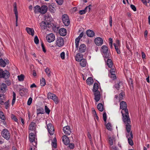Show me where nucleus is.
I'll return each instance as SVG.
<instances>
[{"mask_svg":"<svg viewBox=\"0 0 150 150\" xmlns=\"http://www.w3.org/2000/svg\"><path fill=\"white\" fill-rule=\"evenodd\" d=\"M45 112L49 114L50 112V110L47 106H45Z\"/></svg>","mask_w":150,"mask_h":150,"instance_id":"obj_50","label":"nucleus"},{"mask_svg":"<svg viewBox=\"0 0 150 150\" xmlns=\"http://www.w3.org/2000/svg\"><path fill=\"white\" fill-rule=\"evenodd\" d=\"M124 95V93L123 92H122L120 93V94L118 98L119 100L120 101L123 99V97Z\"/></svg>","mask_w":150,"mask_h":150,"instance_id":"obj_42","label":"nucleus"},{"mask_svg":"<svg viewBox=\"0 0 150 150\" xmlns=\"http://www.w3.org/2000/svg\"><path fill=\"white\" fill-rule=\"evenodd\" d=\"M13 11L15 14H18L17 7H14Z\"/></svg>","mask_w":150,"mask_h":150,"instance_id":"obj_63","label":"nucleus"},{"mask_svg":"<svg viewBox=\"0 0 150 150\" xmlns=\"http://www.w3.org/2000/svg\"><path fill=\"white\" fill-rule=\"evenodd\" d=\"M125 114H123L122 113V111H121L123 116V120L126 125L127 132H129L131 130V126L130 125L131 121L127 109L125 110Z\"/></svg>","mask_w":150,"mask_h":150,"instance_id":"obj_1","label":"nucleus"},{"mask_svg":"<svg viewBox=\"0 0 150 150\" xmlns=\"http://www.w3.org/2000/svg\"><path fill=\"white\" fill-rule=\"evenodd\" d=\"M94 99L95 101L97 102L99 101L100 98V94L99 91L93 92Z\"/></svg>","mask_w":150,"mask_h":150,"instance_id":"obj_13","label":"nucleus"},{"mask_svg":"<svg viewBox=\"0 0 150 150\" xmlns=\"http://www.w3.org/2000/svg\"><path fill=\"white\" fill-rule=\"evenodd\" d=\"M35 124L33 122H32L29 126V129L32 131H33L35 129Z\"/></svg>","mask_w":150,"mask_h":150,"instance_id":"obj_33","label":"nucleus"},{"mask_svg":"<svg viewBox=\"0 0 150 150\" xmlns=\"http://www.w3.org/2000/svg\"><path fill=\"white\" fill-rule=\"evenodd\" d=\"M62 141L64 144L66 145H68L70 143L69 138L66 135H64L62 137Z\"/></svg>","mask_w":150,"mask_h":150,"instance_id":"obj_14","label":"nucleus"},{"mask_svg":"<svg viewBox=\"0 0 150 150\" xmlns=\"http://www.w3.org/2000/svg\"><path fill=\"white\" fill-rule=\"evenodd\" d=\"M63 131L64 134L67 135H69L71 133V131L70 127L69 126H67L63 127Z\"/></svg>","mask_w":150,"mask_h":150,"instance_id":"obj_8","label":"nucleus"},{"mask_svg":"<svg viewBox=\"0 0 150 150\" xmlns=\"http://www.w3.org/2000/svg\"><path fill=\"white\" fill-rule=\"evenodd\" d=\"M115 87L117 90H118L120 88V85L119 83L116 84L115 85Z\"/></svg>","mask_w":150,"mask_h":150,"instance_id":"obj_60","label":"nucleus"},{"mask_svg":"<svg viewBox=\"0 0 150 150\" xmlns=\"http://www.w3.org/2000/svg\"><path fill=\"white\" fill-rule=\"evenodd\" d=\"M60 57L61 59H65V53L64 52L61 53L60 54Z\"/></svg>","mask_w":150,"mask_h":150,"instance_id":"obj_51","label":"nucleus"},{"mask_svg":"<svg viewBox=\"0 0 150 150\" xmlns=\"http://www.w3.org/2000/svg\"><path fill=\"white\" fill-rule=\"evenodd\" d=\"M80 39L79 38H77L75 39V46L76 48L79 47V43Z\"/></svg>","mask_w":150,"mask_h":150,"instance_id":"obj_39","label":"nucleus"},{"mask_svg":"<svg viewBox=\"0 0 150 150\" xmlns=\"http://www.w3.org/2000/svg\"><path fill=\"white\" fill-rule=\"evenodd\" d=\"M80 65L82 67H84L86 66L87 64L86 61L85 59H83L80 61Z\"/></svg>","mask_w":150,"mask_h":150,"instance_id":"obj_29","label":"nucleus"},{"mask_svg":"<svg viewBox=\"0 0 150 150\" xmlns=\"http://www.w3.org/2000/svg\"><path fill=\"white\" fill-rule=\"evenodd\" d=\"M50 24L47 22H46L44 21H42L40 23V28L42 30H45L49 27V25Z\"/></svg>","mask_w":150,"mask_h":150,"instance_id":"obj_11","label":"nucleus"},{"mask_svg":"<svg viewBox=\"0 0 150 150\" xmlns=\"http://www.w3.org/2000/svg\"><path fill=\"white\" fill-rule=\"evenodd\" d=\"M98 85L97 83H95L93 85V92H95L96 91H99L98 90Z\"/></svg>","mask_w":150,"mask_h":150,"instance_id":"obj_28","label":"nucleus"},{"mask_svg":"<svg viewBox=\"0 0 150 150\" xmlns=\"http://www.w3.org/2000/svg\"><path fill=\"white\" fill-rule=\"evenodd\" d=\"M7 86L4 83H2L0 85V88L1 91H2L3 92H5L6 90Z\"/></svg>","mask_w":150,"mask_h":150,"instance_id":"obj_25","label":"nucleus"},{"mask_svg":"<svg viewBox=\"0 0 150 150\" xmlns=\"http://www.w3.org/2000/svg\"><path fill=\"white\" fill-rule=\"evenodd\" d=\"M115 139L114 137H109L108 141L109 144L111 145H112L113 144V141Z\"/></svg>","mask_w":150,"mask_h":150,"instance_id":"obj_36","label":"nucleus"},{"mask_svg":"<svg viewBox=\"0 0 150 150\" xmlns=\"http://www.w3.org/2000/svg\"><path fill=\"white\" fill-rule=\"evenodd\" d=\"M94 42L96 45L100 46L103 44V40L101 38L97 37L95 39Z\"/></svg>","mask_w":150,"mask_h":150,"instance_id":"obj_12","label":"nucleus"},{"mask_svg":"<svg viewBox=\"0 0 150 150\" xmlns=\"http://www.w3.org/2000/svg\"><path fill=\"white\" fill-rule=\"evenodd\" d=\"M116 43L114 44L115 49L118 54H120V50L119 48L120 47V44L119 40H117L116 42Z\"/></svg>","mask_w":150,"mask_h":150,"instance_id":"obj_15","label":"nucleus"},{"mask_svg":"<svg viewBox=\"0 0 150 150\" xmlns=\"http://www.w3.org/2000/svg\"><path fill=\"white\" fill-rule=\"evenodd\" d=\"M48 8L46 5H43L40 7V13L41 14H45L47 12Z\"/></svg>","mask_w":150,"mask_h":150,"instance_id":"obj_18","label":"nucleus"},{"mask_svg":"<svg viewBox=\"0 0 150 150\" xmlns=\"http://www.w3.org/2000/svg\"><path fill=\"white\" fill-rule=\"evenodd\" d=\"M130 137H129V138L128 139V142L130 145L132 146L133 145V143L132 140L133 137V135L132 132L130 133Z\"/></svg>","mask_w":150,"mask_h":150,"instance_id":"obj_24","label":"nucleus"},{"mask_svg":"<svg viewBox=\"0 0 150 150\" xmlns=\"http://www.w3.org/2000/svg\"><path fill=\"white\" fill-rule=\"evenodd\" d=\"M34 11L36 13H40V7L38 5H36L34 8Z\"/></svg>","mask_w":150,"mask_h":150,"instance_id":"obj_27","label":"nucleus"},{"mask_svg":"<svg viewBox=\"0 0 150 150\" xmlns=\"http://www.w3.org/2000/svg\"><path fill=\"white\" fill-rule=\"evenodd\" d=\"M49 11L51 13H53L55 12L56 6L54 4H51L49 5Z\"/></svg>","mask_w":150,"mask_h":150,"instance_id":"obj_17","label":"nucleus"},{"mask_svg":"<svg viewBox=\"0 0 150 150\" xmlns=\"http://www.w3.org/2000/svg\"><path fill=\"white\" fill-rule=\"evenodd\" d=\"M83 57V55L80 53H77L76 56V60L77 61L79 62L81 61Z\"/></svg>","mask_w":150,"mask_h":150,"instance_id":"obj_20","label":"nucleus"},{"mask_svg":"<svg viewBox=\"0 0 150 150\" xmlns=\"http://www.w3.org/2000/svg\"><path fill=\"white\" fill-rule=\"evenodd\" d=\"M41 46L42 49L43 51L44 52H46V50L45 49V47L44 44L43 43H42L41 44Z\"/></svg>","mask_w":150,"mask_h":150,"instance_id":"obj_61","label":"nucleus"},{"mask_svg":"<svg viewBox=\"0 0 150 150\" xmlns=\"http://www.w3.org/2000/svg\"><path fill=\"white\" fill-rule=\"evenodd\" d=\"M51 99L53 100L56 104H57L58 103V97L55 94H54V96H53Z\"/></svg>","mask_w":150,"mask_h":150,"instance_id":"obj_35","label":"nucleus"},{"mask_svg":"<svg viewBox=\"0 0 150 150\" xmlns=\"http://www.w3.org/2000/svg\"><path fill=\"white\" fill-rule=\"evenodd\" d=\"M8 61H6V63L2 59H0V65L1 67H5L6 64H8Z\"/></svg>","mask_w":150,"mask_h":150,"instance_id":"obj_26","label":"nucleus"},{"mask_svg":"<svg viewBox=\"0 0 150 150\" xmlns=\"http://www.w3.org/2000/svg\"><path fill=\"white\" fill-rule=\"evenodd\" d=\"M108 75L111 78L113 79L114 80L116 78V76L115 74H109Z\"/></svg>","mask_w":150,"mask_h":150,"instance_id":"obj_45","label":"nucleus"},{"mask_svg":"<svg viewBox=\"0 0 150 150\" xmlns=\"http://www.w3.org/2000/svg\"><path fill=\"white\" fill-rule=\"evenodd\" d=\"M11 118L12 120H14L15 122H17L18 120L16 118L15 115H14L13 114H12L11 116Z\"/></svg>","mask_w":150,"mask_h":150,"instance_id":"obj_55","label":"nucleus"},{"mask_svg":"<svg viewBox=\"0 0 150 150\" xmlns=\"http://www.w3.org/2000/svg\"><path fill=\"white\" fill-rule=\"evenodd\" d=\"M87 35L90 37H93L95 35V33L94 32L91 30H87L86 32Z\"/></svg>","mask_w":150,"mask_h":150,"instance_id":"obj_23","label":"nucleus"},{"mask_svg":"<svg viewBox=\"0 0 150 150\" xmlns=\"http://www.w3.org/2000/svg\"><path fill=\"white\" fill-rule=\"evenodd\" d=\"M26 30L28 33L29 34L31 35L32 36L34 35V31L33 29L27 27L26 28Z\"/></svg>","mask_w":150,"mask_h":150,"instance_id":"obj_21","label":"nucleus"},{"mask_svg":"<svg viewBox=\"0 0 150 150\" xmlns=\"http://www.w3.org/2000/svg\"><path fill=\"white\" fill-rule=\"evenodd\" d=\"M86 50V47L84 44H81L79 47V50L80 52H84Z\"/></svg>","mask_w":150,"mask_h":150,"instance_id":"obj_16","label":"nucleus"},{"mask_svg":"<svg viewBox=\"0 0 150 150\" xmlns=\"http://www.w3.org/2000/svg\"><path fill=\"white\" fill-rule=\"evenodd\" d=\"M4 96L3 94H0V104L3 105L4 102Z\"/></svg>","mask_w":150,"mask_h":150,"instance_id":"obj_37","label":"nucleus"},{"mask_svg":"<svg viewBox=\"0 0 150 150\" xmlns=\"http://www.w3.org/2000/svg\"><path fill=\"white\" fill-rule=\"evenodd\" d=\"M129 132H127V133L126 134V137L128 139L129 137H130V134H129V132Z\"/></svg>","mask_w":150,"mask_h":150,"instance_id":"obj_64","label":"nucleus"},{"mask_svg":"<svg viewBox=\"0 0 150 150\" xmlns=\"http://www.w3.org/2000/svg\"><path fill=\"white\" fill-rule=\"evenodd\" d=\"M52 146L54 148H56L57 147V140L55 138H54L53 141L52 142Z\"/></svg>","mask_w":150,"mask_h":150,"instance_id":"obj_38","label":"nucleus"},{"mask_svg":"<svg viewBox=\"0 0 150 150\" xmlns=\"http://www.w3.org/2000/svg\"><path fill=\"white\" fill-rule=\"evenodd\" d=\"M69 147L71 149H73L74 147V145L73 143H71L69 144Z\"/></svg>","mask_w":150,"mask_h":150,"instance_id":"obj_57","label":"nucleus"},{"mask_svg":"<svg viewBox=\"0 0 150 150\" xmlns=\"http://www.w3.org/2000/svg\"><path fill=\"white\" fill-rule=\"evenodd\" d=\"M101 51L103 57L105 58H109L110 52L108 47L106 45H103L101 47Z\"/></svg>","mask_w":150,"mask_h":150,"instance_id":"obj_3","label":"nucleus"},{"mask_svg":"<svg viewBox=\"0 0 150 150\" xmlns=\"http://www.w3.org/2000/svg\"><path fill=\"white\" fill-rule=\"evenodd\" d=\"M130 7L134 11H136V8L134 5L132 4L131 5Z\"/></svg>","mask_w":150,"mask_h":150,"instance_id":"obj_56","label":"nucleus"},{"mask_svg":"<svg viewBox=\"0 0 150 150\" xmlns=\"http://www.w3.org/2000/svg\"><path fill=\"white\" fill-rule=\"evenodd\" d=\"M47 127L49 133L51 135L53 134L54 133V129L51 123L47 124Z\"/></svg>","mask_w":150,"mask_h":150,"instance_id":"obj_10","label":"nucleus"},{"mask_svg":"<svg viewBox=\"0 0 150 150\" xmlns=\"http://www.w3.org/2000/svg\"><path fill=\"white\" fill-rule=\"evenodd\" d=\"M0 118L3 120H4L5 119V116L3 112L1 111H0Z\"/></svg>","mask_w":150,"mask_h":150,"instance_id":"obj_46","label":"nucleus"},{"mask_svg":"<svg viewBox=\"0 0 150 150\" xmlns=\"http://www.w3.org/2000/svg\"><path fill=\"white\" fill-rule=\"evenodd\" d=\"M106 127L109 130H111L112 129V127L110 123H108L106 125Z\"/></svg>","mask_w":150,"mask_h":150,"instance_id":"obj_47","label":"nucleus"},{"mask_svg":"<svg viewBox=\"0 0 150 150\" xmlns=\"http://www.w3.org/2000/svg\"><path fill=\"white\" fill-rule=\"evenodd\" d=\"M103 118L104 121L105 122L107 119L106 114L105 112H104L103 114Z\"/></svg>","mask_w":150,"mask_h":150,"instance_id":"obj_53","label":"nucleus"},{"mask_svg":"<svg viewBox=\"0 0 150 150\" xmlns=\"http://www.w3.org/2000/svg\"><path fill=\"white\" fill-rule=\"evenodd\" d=\"M40 84L41 86H44L46 84V82L45 79L44 78H42L40 81Z\"/></svg>","mask_w":150,"mask_h":150,"instance_id":"obj_44","label":"nucleus"},{"mask_svg":"<svg viewBox=\"0 0 150 150\" xmlns=\"http://www.w3.org/2000/svg\"><path fill=\"white\" fill-rule=\"evenodd\" d=\"M46 39L48 42H51L55 40V35L52 33L49 34L47 35Z\"/></svg>","mask_w":150,"mask_h":150,"instance_id":"obj_9","label":"nucleus"},{"mask_svg":"<svg viewBox=\"0 0 150 150\" xmlns=\"http://www.w3.org/2000/svg\"><path fill=\"white\" fill-rule=\"evenodd\" d=\"M56 2L59 5L62 4L64 2L63 0H55Z\"/></svg>","mask_w":150,"mask_h":150,"instance_id":"obj_48","label":"nucleus"},{"mask_svg":"<svg viewBox=\"0 0 150 150\" xmlns=\"http://www.w3.org/2000/svg\"><path fill=\"white\" fill-rule=\"evenodd\" d=\"M115 69H111L110 71V73L109 74H115Z\"/></svg>","mask_w":150,"mask_h":150,"instance_id":"obj_58","label":"nucleus"},{"mask_svg":"<svg viewBox=\"0 0 150 150\" xmlns=\"http://www.w3.org/2000/svg\"><path fill=\"white\" fill-rule=\"evenodd\" d=\"M9 76V72L6 70L3 71L2 69H0V78L7 79Z\"/></svg>","mask_w":150,"mask_h":150,"instance_id":"obj_4","label":"nucleus"},{"mask_svg":"<svg viewBox=\"0 0 150 150\" xmlns=\"http://www.w3.org/2000/svg\"><path fill=\"white\" fill-rule=\"evenodd\" d=\"M120 108L125 111V110L127 109V105L125 102L122 101L120 103Z\"/></svg>","mask_w":150,"mask_h":150,"instance_id":"obj_22","label":"nucleus"},{"mask_svg":"<svg viewBox=\"0 0 150 150\" xmlns=\"http://www.w3.org/2000/svg\"><path fill=\"white\" fill-rule=\"evenodd\" d=\"M16 99V93L14 92H13V99L12 102V105H13L15 103Z\"/></svg>","mask_w":150,"mask_h":150,"instance_id":"obj_40","label":"nucleus"},{"mask_svg":"<svg viewBox=\"0 0 150 150\" xmlns=\"http://www.w3.org/2000/svg\"><path fill=\"white\" fill-rule=\"evenodd\" d=\"M92 111L93 113L94 116L96 115L97 114L94 109V108H92Z\"/></svg>","mask_w":150,"mask_h":150,"instance_id":"obj_62","label":"nucleus"},{"mask_svg":"<svg viewBox=\"0 0 150 150\" xmlns=\"http://www.w3.org/2000/svg\"><path fill=\"white\" fill-rule=\"evenodd\" d=\"M2 136L7 140L10 138V134L8 131L6 129H4L1 132Z\"/></svg>","mask_w":150,"mask_h":150,"instance_id":"obj_7","label":"nucleus"},{"mask_svg":"<svg viewBox=\"0 0 150 150\" xmlns=\"http://www.w3.org/2000/svg\"><path fill=\"white\" fill-rule=\"evenodd\" d=\"M34 41L35 43L36 44H38L39 42V40L38 39V37L37 36H35V37L34 39Z\"/></svg>","mask_w":150,"mask_h":150,"instance_id":"obj_52","label":"nucleus"},{"mask_svg":"<svg viewBox=\"0 0 150 150\" xmlns=\"http://www.w3.org/2000/svg\"><path fill=\"white\" fill-rule=\"evenodd\" d=\"M4 104L5 106V108L7 109L9 107V103L8 102H6L4 103Z\"/></svg>","mask_w":150,"mask_h":150,"instance_id":"obj_59","label":"nucleus"},{"mask_svg":"<svg viewBox=\"0 0 150 150\" xmlns=\"http://www.w3.org/2000/svg\"><path fill=\"white\" fill-rule=\"evenodd\" d=\"M53 96H54V94L49 93L47 94V98L48 99H51Z\"/></svg>","mask_w":150,"mask_h":150,"instance_id":"obj_49","label":"nucleus"},{"mask_svg":"<svg viewBox=\"0 0 150 150\" xmlns=\"http://www.w3.org/2000/svg\"><path fill=\"white\" fill-rule=\"evenodd\" d=\"M59 33L61 36H65L67 34V30L64 28H62L59 30Z\"/></svg>","mask_w":150,"mask_h":150,"instance_id":"obj_19","label":"nucleus"},{"mask_svg":"<svg viewBox=\"0 0 150 150\" xmlns=\"http://www.w3.org/2000/svg\"><path fill=\"white\" fill-rule=\"evenodd\" d=\"M32 101V99L31 98H30L28 100V102H27V104L28 105H30Z\"/></svg>","mask_w":150,"mask_h":150,"instance_id":"obj_54","label":"nucleus"},{"mask_svg":"<svg viewBox=\"0 0 150 150\" xmlns=\"http://www.w3.org/2000/svg\"><path fill=\"white\" fill-rule=\"evenodd\" d=\"M64 41L62 37H58L56 41V45L59 47H61L64 45Z\"/></svg>","mask_w":150,"mask_h":150,"instance_id":"obj_5","label":"nucleus"},{"mask_svg":"<svg viewBox=\"0 0 150 150\" xmlns=\"http://www.w3.org/2000/svg\"><path fill=\"white\" fill-rule=\"evenodd\" d=\"M45 71L47 75L49 77H50L51 76V71L50 70V69L48 68H47L45 69Z\"/></svg>","mask_w":150,"mask_h":150,"instance_id":"obj_32","label":"nucleus"},{"mask_svg":"<svg viewBox=\"0 0 150 150\" xmlns=\"http://www.w3.org/2000/svg\"><path fill=\"white\" fill-rule=\"evenodd\" d=\"M63 23L66 26H68L70 24V21L68 16L66 14H64L62 16Z\"/></svg>","mask_w":150,"mask_h":150,"instance_id":"obj_6","label":"nucleus"},{"mask_svg":"<svg viewBox=\"0 0 150 150\" xmlns=\"http://www.w3.org/2000/svg\"><path fill=\"white\" fill-rule=\"evenodd\" d=\"M98 109L100 111L102 112L103 110V107L102 104L101 103H99L97 106Z\"/></svg>","mask_w":150,"mask_h":150,"instance_id":"obj_34","label":"nucleus"},{"mask_svg":"<svg viewBox=\"0 0 150 150\" xmlns=\"http://www.w3.org/2000/svg\"><path fill=\"white\" fill-rule=\"evenodd\" d=\"M30 141V148H33L34 146H36L37 143L35 141V136L33 133H30L29 136Z\"/></svg>","mask_w":150,"mask_h":150,"instance_id":"obj_2","label":"nucleus"},{"mask_svg":"<svg viewBox=\"0 0 150 150\" xmlns=\"http://www.w3.org/2000/svg\"><path fill=\"white\" fill-rule=\"evenodd\" d=\"M93 82V80L91 77H88L86 80V83L87 84L89 85L92 84Z\"/></svg>","mask_w":150,"mask_h":150,"instance_id":"obj_30","label":"nucleus"},{"mask_svg":"<svg viewBox=\"0 0 150 150\" xmlns=\"http://www.w3.org/2000/svg\"><path fill=\"white\" fill-rule=\"evenodd\" d=\"M88 8V6H87L84 9L79 11V13L80 15H82L85 13L86 11V10Z\"/></svg>","mask_w":150,"mask_h":150,"instance_id":"obj_43","label":"nucleus"},{"mask_svg":"<svg viewBox=\"0 0 150 150\" xmlns=\"http://www.w3.org/2000/svg\"><path fill=\"white\" fill-rule=\"evenodd\" d=\"M24 75L22 74L18 76V80L20 81H23L24 80Z\"/></svg>","mask_w":150,"mask_h":150,"instance_id":"obj_41","label":"nucleus"},{"mask_svg":"<svg viewBox=\"0 0 150 150\" xmlns=\"http://www.w3.org/2000/svg\"><path fill=\"white\" fill-rule=\"evenodd\" d=\"M107 64L108 67L111 68L112 66V62L110 59H108L107 61Z\"/></svg>","mask_w":150,"mask_h":150,"instance_id":"obj_31","label":"nucleus"}]
</instances>
